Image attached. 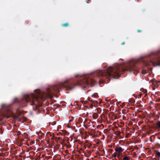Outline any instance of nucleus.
<instances>
[{
    "mask_svg": "<svg viewBox=\"0 0 160 160\" xmlns=\"http://www.w3.org/2000/svg\"><path fill=\"white\" fill-rule=\"evenodd\" d=\"M127 71L131 72L137 71V68L135 64L128 65L125 69L122 66L117 64L112 66L108 67L102 71L99 70L94 72L93 74H87L82 76L76 83L66 80L63 83L51 86L48 88V97L52 98L53 95L59 92L62 88H67L70 90L73 89L77 86H81L83 89L88 88L90 85H93L100 80L106 78L110 79L120 76L121 74Z\"/></svg>",
    "mask_w": 160,
    "mask_h": 160,
    "instance_id": "nucleus-1",
    "label": "nucleus"
},
{
    "mask_svg": "<svg viewBox=\"0 0 160 160\" xmlns=\"http://www.w3.org/2000/svg\"><path fill=\"white\" fill-rule=\"evenodd\" d=\"M152 54L157 56V58L152 62V63L155 66H160V49L157 51L153 52Z\"/></svg>",
    "mask_w": 160,
    "mask_h": 160,
    "instance_id": "nucleus-2",
    "label": "nucleus"
},
{
    "mask_svg": "<svg viewBox=\"0 0 160 160\" xmlns=\"http://www.w3.org/2000/svg\"><path fill=\"white\" fill-rule=\"evenodd\" d=\"M124 150V149H122L121 147H117L115 148V151L116 152L119 153L122 152Z\"/></svg>",
    "mask_w": 160,
    "mask_h": 160,
    "instance_id": "nucleus-3",
    "label": "nucleus"
},
{
    "mask_svg": "<svg viewBox=\"0 0 160 160\" xmlns=\"http://www.w3.org/2000/svg\"><path fill=\"white\" fill-rule=\"evenodd\" d=\"M9 112H10L9 110H8L6 112L7 113L3 114V115L4 117L7 118H9L10 117V114L9 113Z\"/></svg>",
    "mask_w": 160,
    "mask_h": 160,
    "instance_id": "nucleus-4",
    "label": "nucleus"
},
{
    "mask_svg": "<svg viewBox=\"0 0 160 160\" xmlns=\"http://www.w3.org/2000/svg\"><path fill=\"white\" fill-rule=\"evenodd\" d=\"M121 160H130V158L126 156H123Z\"/></svg>",
    "mask_w": 160,
    "mask_h": 160,
    "instance_id": "nucleus-5",
    "label": "nucleus"
},
{
    "mask_svg": "<svg viewBox=\"0 0 160 160\" xmlns=\"http://www.w3.org/2000/svg\"><path fill=\"white\" fill-rule=\"evenodd\" d=\"M152 84L155 85H158L160 84V82L159 81H153Z\"/></svg>",
    "mask_w": 160,
    "mask_h": 160,
    "instance_id": "nucleus-6",
    "label": "nucleus"
},
{
    "mask_svg": "<svg viewBox=\"0 0 160 160\" xmlns=\"http://www.w3.org/2000/svg\"><path fill=\"white\" fill-rule=\"evenodd\" d=\"M92 116L93 118L94 119H96L98 118V115L97 113H94V114H93Z\"/></svg>",
    "mask_w": 160,
    "mask_h": 160,
    "instance_id": "nucleus-7",
    "label": "nucleus"
},
{
    "mask_svg": "<svg viewBox=\"0 0 160 160\" xmlns=\"http://www.w3.org/2000/svg\"><path fill=\"white\" fill-rule=\"evenodd\" d=\"M69 25V24L68 22H67L65 23H63L62 24V27H68Z\"/></svg>",
    "mask_w": 160,
    "mask_h": 160,
    "instance_id": "nucleus-8",
    "label": "nucleus"
},
{
    "mask_svg": "<svg viewBox=\"0 0 160 160\" xmlns=\"http://www.w3.org/2000/svg\"><path fill=\"white\" fill-rule=\"evenodd\" d=\"M156 127L157 128H160V121H158L156 123Z\"/></svg>",
    "mask_w": 160,
    "mask_h": 160,
    "instance_id": "nucleus-9",
    "label": "nucleus"
},
{
    "mask_svg": "<svg viewBox=\"0 0 160 160\" xmlns=\"http://www.w3.org/2000/svg\"><path fill=\"white\" fill-rule=\"evenodd\" d=\"M92 97L94 98H97L98 97V94L97 93H94L92 95Z\"/></svg>",
    "mask_w": 160,
    "mask_h": 160,
    "instance_id": "nucleus-10",
    "label": "nucleus"
},
{
    "mask_svg": "<svg viewBox=\"0 0 160 160\" xmlns=\"http://www.w3.org/2000/svg\"><path fill=\"white\" fill-rule=\"evenodd\" d=\"M112 157L116 158L117 156V153L116 152H114L112 154Z\"/></svg>",
    "mask_w": 160,
    "mask_h": 160,
    "instance_id": "nucleus-11",
    "label": "nucleus"
},
{
    "mask_svg": "<svg viewBox=\"0 0 160 160\" xmlns=\"http://www.w3.org/2000/svg\"><path fill=\"white\" fill-rule=\"evenodd\" d=\"M156 156L159 157H160V152H158L156 153Z\"/></svg>",
    "mask_w": 160,
    "mask_h": 160,
    "instance_id": "nucleus-12",
    "label": "nucleus"
},
{
    "mask_svg": "<svg viewBox=\"0 0 160 160\" xmlns=\"http://www.w3.org/2000/svg\"><path fill=\"white\" fill-rule=\"evenodd\" d=\"M117 158H119V159H120V155L119 154H118V155H117Z\"/></svg>",
    "mask_w": 160,
    "mask_h": 160,
    "instance_id": "nucleus-13",
    "label": "nucleus"
},
{
    "mask_svg": "<svg viewBox=\"0 0 160 160\" xmlns=\"http://www.w3.org/2000/svg\"><path fill=\"white\" fill-rule=\"evenodd\" d=\"M141 32V31L140 30H138V32Z\"/></svg>",
    "mask_w": 160,
    "mask_h": 160,
    "instance_id": "nucleus-14",
    "label": "nucleus"
},
{
    "mask_svg": "<svg viewBox=\"0 0 160 160\" xmlns=\"http://www.w3.org/2000/svg\"><path fill=\"white\" fill-rule=\"evenodd\" d=\"M125 44V42H123L122 43H121V44L122 45H124V44Z\"/></svg>",
    "mask_w": 160,
    "mask_h": 160,
    "instance_id": "nucleus-15",
    "label": "nucleus"
},
{
    "mask_svg": "<svg viewBox=\"0 0 160 160\" xmlns=\"http://www.w3.org/2000/svg\"><path fill=\"white\" fill-rule=\"evenodd\" d=\"M142 73L143 74H144V73L143 72V71H142Z\"/></svg>",
    "mask_w": 160,
    "mask_h": 160,
    "instance_id": "nucleus-16",
    "label": "nucleus"
},
{
    "mask_svg": "<svg viewBox=\"0 0 160 160\" xmlns=\"http://www.w3.org/2000/svg\"><path fill=\"white\" fill-rule=\"evenodd\" d=\"M78 75H76L75 76V77H78Z\"/></svg>",
    "mask_w": 160,
    "mask_h": 160,
    "instance_id": "nucleus-17",
    "label": "nucleus"
},
{
    "mask_svg": "<svg viewBox=\"0 0 160 160\" xmlns=\"http://www.w3.org/2000/svg\"><path fill=\"white\" fill-rule=\"evenodd\" d=\"M115 160H117L116 158H115Z\"/></svg>",
    "mask_w": 160,
    "mask_h": 160,
    "instance_id": "nucleus-18",
    "label": "nucleus"
}]
</instances>
